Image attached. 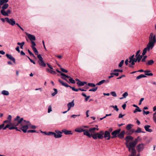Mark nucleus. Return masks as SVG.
<instances>
[{
  "label": "nucleus",
  "mask_w": 156,
  "mask_h": 156,
  "mask_svg": "<svg viewBox=\"0 0 156 156\" xmlns=\"http://www.w3.org/2000/svg\"><path fill=\"white\" fill-rule=\"evenodd\" d=\"M31 126V123L28 121L24 120L23 118V120L20 123V129L23 133H26L27 132V129L29 128L30 126Z\"/></svg>",
  "instance_id": "1"
},
{
  "label": "nucleus",
  "mask_w": 156,
  "mask_h": 156,
  "mask_svg": "<svg viewBox=\"0 0 156 156\" xmlns=\"http://www.w3.org/2000/svg\"><path fill=\"white\" fill-rule=\"evenodd\" d=\"M139 137H138L134 140H132L129 143H126V147L128 148V151L129 152H130L131 149L135 148V147L138 142Z\"/></svg>",
  "instance_id": "2"
},
{
  "label": "nucleus",
  "mask_w": 156,
  "mask_h": 156,
  "mask_svg": "<svg viewBox=\"0 0 156 156\" xmlns=\"http://www.w3.org/2000/svg\"><path fill=\"white\" fill-rule=\"evenodd\" d=\"M149 42L147 45L150 46L152 49L154 46L155 43L156 42L155 35L152 33H151L149 37Z\"/></svg>",
  "instance_id": "3"
},
{
  "label": "nucleus",
  "mask_w": 156,
  "mask_h": 156,
  "mask_svg": "<svg viewBox=\"0 0 156 156\" xmlns=\"http://www.w3.org/2000/svg\"><path fill=\"white\" fill-rule=\"evenodd\" d=\"M104 131H100L99 133H97L92 134V137L94 139H97L98 138L102 139L104 138Z\"/></svg>",
  "instance_id": "4"
},
{
  "label": "nucleus",
  "mask_w": 156,
  "mask_h": 156,
  "mask_svg": "<svg viewBox=\"0 0 156 156\" xmlns=\"http://www.w3.org/2000/svg\"><path fill=\"white\" fill-rule=\"evenodd\" d=\"M23 120V118H20V117L17 116L15 119L14 122L12 123V125L15 126H17L20 125L21 121Z\"/></svg>",
  "instance_id": "5"
},
{
  "label": "nucleus",
  "mask_w": 156,
  "mask_h": 156,
  "mask_svg": "<svg viewBox=\"0 0 156 156\" xmlns=\"http://www.w3.org/2000/svg\"><path fill=\"white\" fill-rule=\"evenodd\" d=\"M144 144L141 143L138 144L136 147V149L138 152L142 151L144 149Z\"/></svg>",
  "instance_id": "6"
},
{
  "label": "nucleus",
  "mask_w": 156,
  "mask_h": 156,
  "mask_svg": "<svg viewBox=\"0 0 156 156\" xmlns=\"http://www.w3.org/2000/svg\"><path fill=\"white\" fill-rule=\"evenodd\" d=\"M120 129H119L113 131L112 133V134L113 135V136L111 137V138H114L116 137L117 136V135L118 134L120 133Z\"/></svg>",
  "instance_id": "7"
},
{
  "label": "nucleus",
  "mask_w": 156,
  "mask_h": 156,
  "mask_svg": "<svg viewBox=\"0 0 156 156\" xmlns=\"http://www.w3.org/2000/svg\"><path fill=\"white\" fill-rule=\"evenodd\" d=\"M0 12L1 14L4 16H8L9 14L11 12V11L9 9H8L6 12L5 10H1Z\"/></svg>",
  "instance_id": "8"
},
{
  "label": "nucleus",
  "mask_w": 156,
  "mask_h": 156,
  "mask_svg": "<svg viewBox=\"0 0 156 156\" xmlns=\"http://www.w3.org/2000/svg\"><path fill=\"white\" fill-rule=\"evenodd\" d=\"M104 138L106 139L107 140L110 139L111 137L110 136V134L109 132L108 131H105V132H104Z\"/></svg>",
  "instance_id": "9"
},
{
  "label": "nucleus",
  "mask_w": 156,
  "mask_h": 156,
  "mask_svg": "<svg viewBox=\"0 0 156 156\" xmlns=\"http://www.w3.org/2000/svg\"><path fill=\"white\" fill-rule=\"evenodd\" d=\"M6 21L9 23L12 26H13L16 24V22L13 19H9L8 17L5 18Z\"/></svg>",
  "instance_id": "10"
},
{
  "label": "nucleus",
  "mask_w": 156,
  "mask_h": 156,
  "mask_svg": "<svg viewBox=\"0 0 156 156\" xmlns=\"http://www.w3.org/2000/svg\"><path fill=\"white\" fill-rule=\"evenodd\" d=\"M98 130L99 129L98 127H93L90 128L89 129V131L91 134H93L96 133V130L98 131Z\"/></svg>",
  "instance_id": "11"
},
{
  "label": "nucleus",
  "mask_w": 156,
  "mask_h": 156,
  "mask_svg": "<svg viewBox=\"0 0 156 156\" xmlns=\"http://www.w3.org/2000/svg\"><path fill=\"white\" fill-rule=\"evenodd\" d=\"M5 55L8 59L12 61L14 63H16L15 58L11 55L7 54Z\"/></svg>",
  "instance_id": "12"
},
{
  "label": "nucleus",
  "mask_w": 156,
  "mask_h": 156,
  "mask_svg": "<svg viewBox=\"0 0 156 156\" xmlns=\"http://www.w3.org/2000/svg\"><path fill=\"white\" fill-rule=\"evenodd\" d=\"M150 48L151 49V48L150 46L147 44V47L144 48L143 50L142 53V56H144L146 54L147 50H149Z\"/></svg>",
  "instance_id": "13"
},
{
  "label": "nucleus",
  "mask_w": 156,
  "mask_h": 156,
  "mask_svg": "<svg viewBox=\"0 0 156 156\" xmlns=\"http://www.w3.org/2000/svg\"><path fill=\"white\" fill-rule=\"evenodd\" d=\"M83 132V134L88 136L89 138L92 137V134H90L89 133L90 132L88 129H84Z\"/></svg>",
  "instance_id": "14"
},
{
  "label": "nucleus",
  "mask_w": 156,
  "mask_h": 156,
  "mask_svg": "<svg viewBox=\"0 0 156 156\" xmlns=\"http://www.w3.org/2000/svg\"><path fill=\"white\" fill-rule=\"evenodd\" d=\"M27 35L31 41L36 40V37L34 35L28 34H27Z\"/></svg>",
  "instance_id": "15"
},
{
  "label": "nucleus",
  "mask_w": 156,
  "mask_h": 156,
  "mask_svg": "<svg viewBox=\"0 0 156 156\" xmlns=\"http://www.w3.org/2000/svg\"><path fill=\"white\" fill-rule=\"evenodd\" d=\"M67 105L68 108V111H69L71 107H73L74 105V101L73 100L71 102L67 104Z\"/></svg>",
  "instance_id": "16"
},
{
  "label": "nucleus",
  "mask_w": 156,
  "mask_h": 156,
  "mask_svg": "<svg viewBox=\"0 0 156 156\" xmlns=\"http://www.w3.org/2000/svg\"><path fill=\"white\" fill-rule=\"evenodd\" d=\"M125 133V130L122 131L118 135L119 138L120 139H122L124 137V134Z\"/></svg>",
  "instance_id": "17"
},
{
  "label": "nucleus",
  "mask_w": 156,
  "mask_h": 156,
  "mask_svg": "<svg viewBox=\"0 0 156 156\" xmlns=\"http://www.w3.org/2000/svg\"><path fill=\"white\" fill-rule=\"evenodd\" d=\"M62 133H63L66 135L72 134L71 130H68L66 129H63L62 130Z\"/></svg>",
  "instance_id": "18"
},
{
  "label": "nucleus",
  "mask_w": 156,
  "mask_h": 156,
  "mask_svg": "<svg viewBox=\"0 0 156 156\" xmlns=\"http://www.w3.org/2000/svg\"><path fill=\"white\" fill-rule=\"evenodd\" d=\"M150 127H151L150 126L148 125H146L144 126V128L146 131L148 132H151L153 130L152 129H150L149 128Z\"/></svg>",
  "instance_id": "19"
},
{
  "label": "nucleus",
  "mask_w": 156,
  "mask_h": 156,
  "mask_svg": "<svg viewBox=\"0 0 156 156\" xmlns=\"http://www.w3.org/2000/svg\"><path fill=\"white\" fill-rule=\"evenodd\" d=\"M130 152H131V155H129V156H135V155L136 153V151L135 148H133L132 149H131V150Z\"/></svg>",
  "instance_id": "20"
},
{
  "label": "nucleus",
  "mask_w": 156,
  "mask_h": 156,
  "mask_svg": "<svg viewBox=\"0 0 156 156\" xmlns=\"http://www.w3.org/2000/svg\"><path fill=\"white\" fill-rule=\"evenodd\" d=\"M59 82L63 86L66 87H69V86L66 83H64L62 80L60 79H59L58 80Z\"/></svg>",
  "instance_id": "21"
},
{
  "label": "nucleus",
  "mask_w": 156,
  "mask_h": 156,
  "mask_svg": "<svg viewBox=\"0 0 156 156\" xmlns=\"http://www.w3.org/2000/svg\"><path fill=\"white\" fill-rule=\"evenodd\" d=\"M84 130L82 128L80 127L76 128L75 129V131L79 133H81L84 131Z\"/></svg>",
  "instance_id": "22"
},
{
  "label": "nucleus",
  "mask_w": 156,
  "mask_h": 156,
  "mask_svg": "<svg viewBox=\"0 0 156 156\" xmlns=\"http://www.w3.org/2000/svg\"><path fill=\"white\" fill-rule=\"evenodd\" d=\"M9 5L7 3H5L2 7V9L1 10H5V9L8 8Z\"/></svg>",
  "instance_id": "23"
},
{
  "label": "nucleus",
  "mask_w": 156,
  "mask_h": 156,
  "mask_svg": "<svg viewBox=\"0 0 156 156\" xmlns=\"http://www.w3.org/2000/svg\"><path fill=\"white\" fill-rule=\"evenodd\" d=\"M133 138L131 136H128L125 138L127 142H129L130 140H133Z\"/></svg>",
  "instance_id": "24"
},
{
  "label": "nucleus",
  "mask_w": 156,
  "mask_h": 156,
  "mask_svg": "<svg viewBox=\"0 0 156 156\" xmlns=\"http://www.w3.org/2000/svg\"><path fill=\"white\" fill-rule=\"evenodd\" d=\"M87 83V82H81L80 81L79 82H77V84L79 86H84L85 84Z\"/></svg>",
  "instance_id": "25"
},
{
  "label": "nucleus",
  "mask_w": 156,
  "mask_h": 156,
  "mask_svg": "<svg viewBox=\"0 0 156 156\" xmlns=\"http://www.w3.org/2000/svg\"><path fill=\"white\" fill-rule=\"evenodd\" d=\"M38 62L39 64L41 66L43 67H45L46 66V64L44 62L43 60H42V61H38Z\"/></svg>",
  "instance_id": "26"
},
{
  "label": "nucleus",
  "mask_w": 156,
  "mask_h": 156,
  "mask_svg": "<svg viewBox=\"0 0 156 156\" xmlns=\"http://www.w3.org/2000/svg\"><path fill=\"white\" fill-rule=\"evenodd\" d=\"M133 125L131 124H129L126 126V129L127 130H130L131 129L133 126Z\"/></svg>",
  "instance_id": "27"
},
{
  "label": "nucleus",
  "mask_w": 156,
  "mask_h": 156,
  "mask_svg": "<svg viewBox=\"0 0 156 156\" xmlns=\"http://www.w3.org/2000/svg\"><path fill=\"white\" fill-rule=\"evenodd\" d=\"M145 73V75L148 76H152L153 75V74L152 73H148L150 72V71L149 70H146L144 71Z\"/></svg>",
  "instance_id": "28"
},
{
  "label": "nucleus",
  "mask_w": 156,
  "mask_h": 156,
  "mask_svg": "<svg viewBox=\"0 0 156 156\" xmlns=\"http://www.w3.org/2000/svg\"><path fill=\"white\" fill-rule=\"evenodd\" d=\"M1 94L4 95H9V92L8 91L3 90L1 92Z\"/></svg>",
  "instance_id": "29"
},
{
  "label": "nucleus",
  "mask_w": 156,
  "mask_h": 156,
  "mask_svg": "<svg viewBox=\"0 0 156 156\" xmlns=\"http://www.w3.org/2000/svg\"><path fill=\"white\" fill-rule=\"evenodd\" d=\"M62 133H55L54 137L56 138H60L62 137Z\"/></svg>",
  "instance_id": "30"
},
{
  "label": "nucleus",
  "mask_w": 156,
  "mask_h": 156,
  "mask_svg": "<svg viewBox=\"0 0 156 156\" xmlns=\"http://www.w3.org/2000/svg\"><path fill=\"white\" fill-rule=\"evenodd\" d=\"M146 77V76L145 75H144L143 74H141V75H140L136 77V80H138L139 79H140L141 78H144V77Z\"/></svg>",
  "instance_id": "31"
},
{
  "label": "nucleus",
  "mask_w": 156,
  "mask_h": 156,
  "mask_svg": "<svg viewBox=\"0 0 156 156\" xmlns=\"http://www.w3.org/2000/svg\"><path fill=\"white\" fill-rule=\"evenodd\" d=\"M154 63V61L152 60H149L147 63V65H152Z\"/></svg>",
  "instance_id": "32"
},
{
  "label": "nucleus",
  "mask_w": 156,
  "mask_h": 156,
  "mask_svg": "<svg viewBox=\"0 0 156 156\" xmlns=\"http://www.w3.org/2000/svg\"><path fill=\"white\" fill-rule=\"evenodd\" d=\"M68 78L69 79V80L71 83L75 84L76 83L75 81L70 76H69V77Z\"/></svg>",
  "instance_id": "33"
},
{
  "label": "nucleus",
  "mask_w": 156,
  "mask_h": 156,
  "mask_svg": "<svg viewBox=\"0 0 156 156\" xmlns=\"http://www.w3.org/2000/svg\"><path fill=\"white\" fill-rule=\"evenodd\" d=\"M53 90H54V92L51 94V95L53 97L55 96L58 93V91L57 89L54 88Z\"/></svg>",
  "instance_id": "34"
},
{
  "label": "nucleus",
  "mask_w": 156,
  "mask_h": 156,
  "mask_svg": "<svg viewBox=\"0 0 156 156\" xmlns=\"http://www.w3.org/2000/svg\"><path fill=\"white\" fill-rule=\"evenodd\" d=\"M17 44L18 45H20V48L21 49H23V47L24 44V42H23L21 43L18 42Z\"/></svg>",
  "instance_id": "35"
},
{
  "label": "nucleus",
  "mask_w": 156,
  "mask_h": 156,
  "mask_svg": "<svg viewBox=\"0 0 156 156\" xmlns=\"http://www.w3.org/2000/svg\"><path fill=\"white\" fill-rule=\"evenodd\" d=\"M106 81V80H102L100 82H99L98 83H97L96 84V85H100L102 84L103 83H105Z\"/></svg>",
  "instance_id": "36"
},
{
  "label": "nucleus",
  "mask_w": 156,
  "mask_h": 156,
  "mask_svg": "<svg viewBox=\"0 0 156 156\" xmlns=\"http://www.w3.org/2000/svg\"><path fill=\"white\" fill-rule=\"evenodd\" d=\"M141 110L140 109L139 107H138L135 109V110L133 111V113H136L137 112H141Z\"/></svg>",
  "instance_id": "37"
},
{
  "label": "nucleus",
  "mask_w": 156,
  "mask_h": 156,
  "mask_svg": "<svg viewBox=\"0 0 156 156\" xmlns=\"http://www.w3.org/2000/svg\"><path fill=\"white\" fill-rule=\"evenodd\" d=\"M69 87L70 88L72 89V90L74 91L77 92L79 90V89H75L74 87H72L71 86H69Z\"/></svg>",
  "instance_id": "38"
},
{
  "label": "nucleus",
  "mask_w": 156,
  "mask_h": 156,
  "mask_svg": "<svg viewBox=\"0 0 156 156\" xmlns=\"http://www.w3.org/2000/svg\"><path fill=\"white\" fill-rule=\"evenodd\" d=\"M143 56H142V55H141L140 56H139L138 57H137V58H136L138 62H140L141 59L142 58Z\"/></svg>",
  "instance_id": "39"
},
{
  "label": "nucleus",
  "mask_w": 156,
  "mask_h": 156,
  "mask_svg": "<svg viewBox=\"0 0 156 156\" xmlns=\"http://www.w3.org/2000/svg\"><path fill=\"white\" fill-rule=\"evenodd\" d=\"M111 107L113 108L114 110L116 111L117 112L119 110V109L118 108L117 106L116 105H115V106H111Z\"/></svg>",
  "instance_id": "40"
},
{
  "label": "nucleus",
  "mask_w": 156,
  "mask_h": 156,
  "mask_svg": "<svg viewBox=\"0 0 156 156\" xmlns=\"http://www.w3.org/2000/svg\"><path fill=\"white\" fill-rule=\"evenodd\" d=\"M98 88L97 87H95L94 88H93L90 89L89 90V91L95 92V91H96L97 90Z\"/></svg>",
  "instance_id": "41"
},
{
  "label": "nucleus",
  "mask_w": 156,
  "mask_h": 156,
  "mask_svg": "<svg viewBox=\"0 0 156 156\" xmlns=\"http://www.w3.org/2000/svg\"><path fill=\"white\" fill-rule=\"evenodd\" d=\"M11 124H8L7 125H6L5 127H3L2 128H3V130H5L6 128H9V127H10V126H11Z\"/></svg>",
  "instance_id": "42"
},
{
  "label": "nucleus",
  "mask_w": 156,
  "mask_h": 156,
  "mask_svg": "<svg viewBox=\"0 0 156 156\" xmlns=\"http://www.w3.org/2000/svg\"><path fill=\"white\" fill-rule=\"evenodd\" d=\"M37 58L39 60L38 61H42V60H43V58L40 54L37 55Z\"/></svg>",
  "instance_id": "43"
},
{
  "label": "nucleus",
  "mask_w": 156,
  "mask_h": 156,
  "mask_svg": "<svg viewBox=\"0 0 156 156\" xmlns=\"http://www.w3.org/2000/svg\"><path fill=\"white\" fill-rule=\"evenodd\" d=\"M141 129L139 127H138L137 129L135 131V132L136 133H141Z\"/></svg>",
  "instance_id": "44"
},
{
  "label": "nucleus",
  "mask_w": 156,
  "mask_h": 156,
  "mask_svg": "<svg viewBox=\"0 0 156 156\" xmlns=\"http://www.w3.org/2000/svg\"><path fill=\"white\" fill-rule=\"evenodd\" d=\"M88 85L89 86L94 87L96 85H95L94 84L92 83H88Z\"/></svg>",
  "instance_id": "45"
},
{
  "label": "nucleus",
  "mask_w": 156,
  "mask_h": 156,
  "mask_svg": "<svg viewBox=\"0 0 156 156\" xmlns=\"http://www.w3.org/2000/svg\"><path fill=\"white\" fill-rule=\"evenodd\" d=\"M52 111L51 106V105L49 106L48 108V113H50Z\"/></svg>",
  "instance_id": "46"
},
{
  "label": "nucleus",
  "mask_w": 156,
  "mask_h": 156,
  "mask_svg": "<svg viewBox=\"0 0 156 156\" xmlns=\"http://www.w3.org/2000/svg\"><path fill=\"white\" fill-rule=\"evenodd\" d=\"M124 62V60H122L119 63V66L120 67H121L122 66Z\"/></svg>",
  "instance_id": "47"
},
{
  "label": "nucleus",
  "mask_w": 156,
  "mask_h": 156,
  "mask_svg": "<svg viewBox=\"0 0 156 156\" xmlns=\"http://www.w3.org/2000/svg\"><path fill=\"white\" fill-rule=\"evenodd\" d=\"M111 94L113 97H116L117 96V94L115 91L111 92Z\"/></svg>",
  "instance_id": "48"
},
{
  "label": "nucleus",
  "mask_w": 156,
  "mask_h": 156,
  "mask_svg": "<svg viewBox=\"0 0 156 156\" xmlns=\"http://www.w3.org/2000/svg\"><path fill=\"white\" fill-rule=\"evenodd\" d=\"M113 72H119L122 73L123 72V70L121 69H115L113 71Z\"/></svg>",
  "instance_id": "49"
},
{
  "label": "nucleus",
  "mask_w": 156,
  "mask_h": 156,
  "mask_svg": "<svg viewBox=\"0 0 156 156\" xmlns=\"http://www.w3.org/2000/svg\"><path fill=\"white\" fill-rule=\"evenodd\" d=\"M61 73V75L62 76H63L64 77H66L67 78H69V76L66 75L65 74L63 73Z\"/></svg>",
  "instance_id": "50"
},
{
  "label": "nucleus",
  "mask_w": 156,
  "mask_h": 156,
  "mask_svg": "<svg viewBox=\"0 0 156 156\" xmlns=\"http://www.w3.org/2000/svg\"><path fill=\"white\" fill-rule=\"evenodd\" d=\"M60 69L62 72H63L67 73L68 72V71L67 70H66L62 68H60Z\"/></svg>",
  "instance_id": "51"
},
{
  "label": "nucleus",
  "mask_w": 156,
  "mask_h": 156,
  "mask_svg": "<svg viewBox=\"0 0 156 156\" xmlns=\"http://www.w3.org/2000/svg\"><path fill=\"white\" fill-rule=\"evenodd\" d=\"M11 122L10 121V120H6L4 121L3 123L2 124H4V126H5V123H8V124H11Z\"/></svg>",
  "instance_id": "52"
},
{
  "label": "nucleus",
  "mask_w": 156,
  "mask_h": 156,
  "mask_svg": "<svg viewBox=\"0 0 156 156\" xmlns=\"http://www.w3.org/2000/svg\"><path fill=\"white\" fill-rule=\"evenodd\" d=\"M128 95V93L127 92H125L123 94L122 96L123 97V98H126V97Z\"/></svg>",
  "instance_id": "53"
},
{
  "label": "nucleus",
  "mask_w": 156,
  "mask_h": 156,
  "mask_svg": "<svg viewBox=\"0 0 156 156\" xmlns=\"http://www.w3.org/2000/svg\"><path fill=\"white\" fill-rule=\"evenodd\" d=\"M31 44L32 45L31 46V48H32V47H35V46L36 45V44L33 41H31Z\"/></svg>",
  "instance_id": "54"
},
{
  "label": "nucleus",
  "mask_w": 156,
  "mask_h": 156,
  "mask_svg": "<svg viewBox=\"0 0 156 156\" xmlns=\"http://www.w3.org/2000/svg\"><path fill=\"white\" fill-rule=\"evenodd\" d=\"M4 3H6L5 2V1L4 0H0V5H2L4 4Z\"/></svg>",
  "instance_id": "55"
},
{
  "label": "nucleus",
  "mask_w": 156,
  "mask_h": 156,
  "mask_svg": "<svg viewBox=\"0 0 156 156\" xmlns=\"http://www.w3.org/2000/svg\"><path fill=\"white\" fill-rule=\"evenodd\" d=\"M36 128V126L34 125H32L31 124V126H30V127L29 128L32 129H35Z\"/></svg>",
  "instance_id": "56"
},
{
  "label": "nucleus",
  "mask_w": 156,
  "mask_h": 156,
  "mask_svg": "<svg viewBox=\"0 0 156 156\" xmlns=\"http://www.w3.org/2000/svg\"><path fill=\"white\" fill-rule=\"evenodd\" d=\"M111 75H114L117 76H118L119 74V73H110Z\"/></svg>",
  "instance_id": "57"
},
{
  "label": "nucleus",
  "mask_w": 156,
  "mask_h": 156,
  "mask_svg": "<svg viewBox=\"0 0 156 156\" xmlns=\"http://www.w3.org/2000/svg\"><path fill=\"white\" fill-rule=\"evenodd\" d=\"M27 132H28V133H35V132H36V131L35 130H28L27 131Z\"/></svg>",
  "instance_id": "58"
},
{
  "label": "nucleus",
  "mask_w": 156,
  "mask_h": 156,
  "mask_svg": "<svg viewBox=\"0 0 156 156\" xmlns=\"http://www.w3.org/2000/svg\"><path fill=\"white\" fill-rule=\"evenodd\" d=\"M12 117L11 115H9V116L7 118V119L8 120H10V121L11 122V121L12 120Z\"/></svg>",
  "instance_id": "59"
},
{
  "label": "nucleus",
  "mask_w": 156,
  "mask_h": 156,
  "mask_svg": "<svg viewBox=\"0 0 156 156\" xmlns=\"http://www.w3.org/2000/svg\"><path fill=\"white\" fill-rule=\"evenodd\" d=\"M42 133H45L46 135H51V132H48V133H47L46 132H42Z\"/></svg>",
  "instance_id": "60"
},
{
  "label": "nucleus",
  "mask_w": 156,
  "mask_h": 156,
  "mask_svg": "<svg viewBox=\"0 0 156 156\" xmlns=\"http://www.w3.org/2000/svg\"><path fill=\"white\" fill-rule=\"evenodd\" d=\"M135 56V55H132L130 56L129 58V60H130V62L131 61L132 59H133V58H134V57Z\"/></svg>",
  "instance_id": "61"
},
{
  "label": "nucleus",
  "mask_w": 156,
  "mask_h": 156,
  "mask_svg": "<svg viewBox=\"0 0 156 156\" xmlns=\"http://www.w3.org/2000/svg\"><path fill=\"white\" fill-rule=\"evenodd\" d=\"M143 114H146V115H147L148 114H149V111H145L144 110L143 111Z\"/></svg>",
  "instance_id": "62"
},
{
  "label": "nucleus",
  "mask_w": 156,
  "mask_h": 156,
  "mask_svg": "<svg viewBox=\"0 0 156 156\" xmlns=\"http://www.w3.org/2000/svg\"><path fill=\"white\" fill-rule=\"evenodd\" d=\"M55 133H62V132L58 130H56L55 131Z\"/></svg>",
  "instance_id": "63"
},
{
  "label": "nucleus",
  "mask_w": 156,
  "mask_h": 156,
  "mask_svg": "<svg viewBox=\"0 0 156 156\" xmlns=\"http://www.w3.org/2000/svg\"><path fill=\"white\" fill-rule=\"evenodd\" d=\"M80 115L79 114V115H73L71 116V117L72 118H75L77 116H79Z\"/></svg>",
  "instance_id": "64"
}]
</instances>
